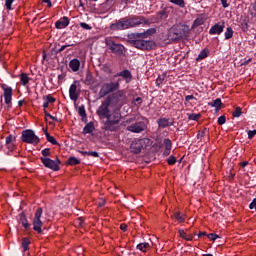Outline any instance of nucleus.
<instances>
[{
	"instance_id": "obj_1",
	"label": "nucleus",
	"mask_w": 256,
	"mask_h": 256,
	"mask_svg": "<svg viewBox=\"0 0 256 256\" xmlns=\"http://www.w3.org/2000/svg\"><path fill=\"white\" fill-rule=\"evenodd\" d=\"M156 33L157 30L155 28H150L142 33H134V40H132V45L136 47V49H141L142 51H150L155 47V42L143 39H147V37H151V35H155Z\"/></svg>"
},
{
	"instance_id": "obj_2",
	"label": "nucleus",
	"mask_w": 256,
	"mask_h": 256,
	"mask_svg": "<svg viewBox=\"0 0 256 256\" xmlns=\"http://www.w3.org/2000/svg\"><path fill=\"white\" fill-rule=\"evenodd\" d=\"M139 25H149V20L143 16H134L132 18H122L111 25L112 31H123Z\"/></svg>"
},
{
	"instance_id": "obj_3",
	"label": "nucleus",
	"mask_w": 256,
	"mask_h": 256,
	"mask_svg": "<svg viewBox=\"0 0 256 256\" xmlns=\"http://www.w3.org/2000/svg\"><path fill=\"white\" fill-rule=\"evenodd\" d=\"M191 29L188 25L179 24L173 26L168 32V39L170 41H181V39H185L189 37V33Z\"/></svg>"
},
{
	"instance_id": "obj_4",
	"label": "nucleus",
	"mask_w": 256,
	"mask_h": 256,
	"mask_svg": "<svg viewBox=\"0 0 256 256\" xmlns=\"http://www.w3.org/2000/svg\"><path fill=\"white\" fill-rule=\"evenodd\" d=\"M104 123L106 131H117V125L121 121V111L116 108L112 113L108 114Z\"/></svg>"
},
{
	"instance_id": "obj_5",
	"label": "nucleus",
	"mask_w": 256,
	"mask_h": 256,
	"mask_svg": "<svg viewBox=\"0 0 256 256\" xmlns=\"http://www.w3.org/2000/svg\"><path fill=\"white\" fill-rule=\"evenodd\" d=\"M126 99L127 96L125 95V92L123 90H118L117 92L106 98L110 105L116 107V109H121V107H123V105L125 104Z\"/></svg>"
},
{
	"instance_id": "obj_6",
	"label": "nucleus",
	"mask_w": 256,
	"mask_h": 256,
	"mask_svg": "<svg viewBox=\"0 0 256 256\" xmlns=\"http://www.w3.org/2000/svg\"><path fill=\"white\" fill-rule=\"evenodd\" d=\"M21 140L23 143H28L29 145H39V142L41 141L39 136L35 135V131L31 129H27L22 132Z\"/></svg>"
},
{
	"instance_id": "obj_7",
	"label": "nucleus",
	"mask_w": 256,
	"mask_h": 256,
	"mask_svg": "<svg viewBox=\"0 0 256 256\" xmlns=\"http://www.w3.org/2000/svg\"><path fill=\"white\" fill-rule=\"evenodd\" d=\"M119 87V80L117 82L104 83L100 88L99 97H107L109 93L119 90Z\"/></svg>"
},
{
	"instance_id": "obj_8",
	"label": "nucleus",
	"mask_w": 256,
	"mask_h": 256,
	"mask_svg": "<svg viewBox=\"0 0 256 256\" xmlns=\"http://www.w3.org/2000/svg\"><path fill=\"white\" fill-rule=\"evenodd\" d=\"M148 143H149L148 138L134 140L131 143L130 151L132 153H135L136 155H139V153H141V151H143V149H145L147 147Z\"/></svg>"
},
{
	"instance_id": "obj_9",
	"label": "nucleus",
	"mask_w": 256,
	"mask_h": 256,
	"mask_svg": "<svg viewBox=\"0 0 256 256\" xmlns=\"http://www.w3.org/2000/svg\"><path fill=\"white\" fill-rule=\"evenodd\" d=\"M43 215V208L36 209L34 213V218L32 221L33 229L37 233H43V221H41V217Z\"/></svg>"
},
{
	"instance_id": "obj_10",
	"label": "nucleus",
	"mask_w": 256,
	"mask_h": 256,
	"mask_svg": "<svg viewBox=\"0 0 256 256\" xmlns=\"http://www.w3.org/2000/svg\"><path fill=\"white\" fill-rule=\"evenodd\" d=\"M105 44L115 55H123V52L125 51L123 45L115 43L111 38H106Z\"/></svg>"
},
{
	"instance_id": "obj_11",
	"label": "nucleus",
	"mask_w": 256,
	"mask_h": 256,
	"mask_svg": "<svg viewBox=\"0 0 256 256\" xmlns=\"http://www.w3.org/2000/svg\"><path fill=\"white\" fill-rule=\"evenodd\" d=\"M127 131L130 133H143L147 129V120L135 122L134 124H130L126 127Z\"/></svg>"
},
{
	"instance_id": "obj_12",
	"label": "nucleus",
	"mask_w": 256,
	"mask_h": 256,
	"mask_svg": "<svg viewBox=\"0 0 256 256\" xmlns=\"http://www.w3.org/2000/svg\"><path fill=\"white\" fill-rule=\"evenodd\" d=\"M81 84L79 81H74L69 88V97L72 101H77L79 99V95H81Z\"/></svg>"
},
{
	"instance_id": "obj_13",
	"label": "nucleus",
	"mask_w": 256,
	"mask_h": 256,
	"mask_svg": "<svg viewBox=\"0 0 256 256\" xmlns=\"http://www.w3.org/2000/svg\"><path fill=\"white\" fill-rule=\"evenodd\" d=\"M109 105H111L109 100H104L99 106L97 115L100 117V119H106V117H109V114L111 113V111H109Z\"/></svg>"
},
{
	"instance_id": "obj_14",
	"label": "nucleus",
	"mask_w": 256,
	"mask_h": 256,
	"mask_svg": "<svg viewBox=\"0 0 256 256\" xmlns=\"http://www.w3.org/2000/svg\"><path fill=\"white\" fill-rule=\"evenodd\" d=\"M41 161L44 166H46L48 169H52V171H59V160H51V158H41Z\"/></svg>"
},
{
	"instance_id": "obj_15",
	"label": "nucleus",
	"mask_w": 256,
	"mask_h": 256,
	"mask_svg": "<svg viewBox=\"0 0 256 256\" xmlns=\"http://www.w3.org/2000/svg\"><path fill=\"white\" fill-rule=\"evenodd\" d=\"M3 91H4V101L6 105H11V101L13 99V88L9 86H3Z\"/></svg>"
},
{
	"instance_id": "obj_16",
	"label": "nucleus",
	"mask_w": 256,
	"mask_h": 256,
	"mask_svg": "<svg viewBox=\"0 0 256 256\" xmlns=\"http://www.w3.org/2000/svg\"><path fill=\"white\" fill-rule=\"evenodd\" d=\"M224 29H225V22L216 23L210 28L209 33L210 35H221Z\"/></svg>"
},
{
	"instance_id": "obj_17",
	"label": "nucleus",
	"mask_w": 256,
	"mask_h": 256,
	"mask_svg": "<svg viewBox=\"0 0 256 256\" xmlns=\"http://www.w3.org/2000/svg\"><path fill=\"white\" fill-rule=\"evenodd\" d=\"M159 129H165L174 125V121L169 118H159L157 120Z\"/></svg>"
},
{
	"instance_id": "obj_18",
	"label": "nucleus",
	"mask_w": 256,
	"mask_h": 256,
	"mask_svg": "<svg viewBox=\"0 0 256 256\" xmlns=\"http://www.w3.org/2000/svg\"><path fill=\"white\" fill-rule=\"evenodd\" d=\"M114 77H123L126 83H131V79H133V75H131V71L129 70L118 72Z\"/></svg>"
},
{
	"instance_id": "obj_19",
	"label": "nucleus",
	"mask_w": 256,
	"mask_h": 256,
	"mask_svg": "<svg viewBox=\"0 0 256 256\" xmlns=\"http://www.w3.org/2000/svg\"><path fill=\"white\" fill-rule=\"evenodd\" d=\"M69 26V18L67 16H64L62 20L57 21L55 23L56 29H65V27Z\"/></svg>"
},
{
	"instance_id": "obj_20",
	"label": "nucleus",
	"mask_w": 256,
	"mask_h": 256,
	"mask_svg": "<svg viewBox=\"0 0 256 256\" xmlns=\"http://www.w3.org/2000/svg\"><path fill=\"white\" fill-rule=\"evenodd\" d=\"M69 67L75 73L79 71V68L81 67V62L79 61V59H72L69 62Z\"/></svg>"
},
{
	"instance_id": "obj_21",
	"label": "nucleus",
	"mask_w": 256,
	"mask_h": 256,
	"mask_svg": "<svg viewBox=\"0 0 256 256\" xmlns=\"http://www.w3.org/2000/svg\"><path fill=\"white\" fill-rule=\"evenodd\" d=\"M95 131V124L93 122H89L83 128V134L87 135L89 133H93Z\"/></svg>"
},
{
	"instance_id": "obj_22",
	"label": "nucleus",
	"mask_w": 256,
	"mask_h": 256,
	"mask_svg": "<svg viewBox=\"0 0 256 256\" xmlns=\"http://www.w3.org/2000/svg\"><path fill=\"white\" fill-rule=\"evenodd\" d=\"M203 23H205V18L203 16H199L194 20L191 29H197V27H200V25H203Z\"/></svg>"
},
{
	"instance_id": "obj_23",
	"label": "nucleus",
	"mask_w": 256,
	"mask_h": 256,
	"mask_svg": "<svg viewBox=\"0 0 256 256\" xmlns=\"http://www.w3.org/2000/svg\"><path fill=\"white\" fill-rule=\"evenodd\" d=\"M137 249L139 251H142V253H147V251H149V249H151V245L147 242L140 243L137 245Z\"/></svg>"
},
{
	"instance_id": "obj_24",
	"label": "nucleus",
	"mask_w": 256,
	"mask_h": 256,
	"mask_svg": "<svg viewBox=\"0 0 256 256\" xmlns=\"http://www.w3.org/2000/svg\"><path fill=\"white\" fill-rule=\"evenodd\" d=\"M78 114L81 117L82 121H87V112L85 111L84 105L78 107Z\"/></svg>"
},
{
	"instance_id": "obj_25",
	"label": "nucleus",
	"mask_w": 256,
	"mask_h": 256,
	"mask_svg": "<svg viewBox=\"0 0 256 256\" xmlns=\"http://www.w3.org/2000/svg\"><path fill=\"white\" fill-rule=\"evenodd\" d=\"M20 223L22 224L24 229H29L31 224H29V221H27V217H25V214H20Z\"/></svg>"
},
{
	"instance_id": "obj_26",
	"label": "nucleus",
	"mask_w": 256,
	"mask_h": 256,
	"mask_svg": "<svg viewBox=\"0 0 256 256\" xmlns=\"http://www.w3.org/2000/svg\"><path fill=\"white\" fill-rule=\"evenodd\" d=\"M221 105H223V103L221 102L220 98H217L216 100L209 103V106L215 107L216 111H219V109H221Z\"/></svg>"
},
{
	"instance_id": "obj_27",
	"label": "nucleus",
	"mask_w": 256,
	"mask_h": 256,
	"mask_svg": "<svg viewBox=\"0 0 256 256\" xmlns=\"http://www.w3.org/2000/svg\"><path fill=\"white\" fill-rule=\"evenodd\" d=\"M207 57H209V50L207 49H203L198 57L196 58L197 61H203V59H207Z\"/></svg>"
},
{
	"instance_id": "obj_28",
	"label": "nucleus",
	"mask_w": 256,
	"mask_h": 256,
	"mask_svg": "<svg viewBox=\"0 0 256 256\" xmlns=\"http://www.w3.org/2000/svg\"><path fill=\"white\" fill-rule=\"evenodd\" d=\"M178 233L179 237H181L182 239H185L186 241H193V236L187 235V233H185V230L180 229Z\"/></svg>"
},
{
	"instance_id": "obj_29",
	"label": "nucleus",
	"mask_w": 256,
	"mask_h": 256,
	"mask_svg": "<svg viewBox=\"0 0 256 256\" xmlns=\"http://www.w3.org/2000/svg\"><path fill=\"white\" fill-rule=\"evenodd\" d=\"M15 136L13 135H9L7 138H6V145L8 146V149H13V143H15Z\"/></svg>"
},
{
	"instance_id": "obj_30",
	"label": "nucleus",
	"mask_w": 256,
	"mask_h": 256,
	"mask_svg": "<svg viewBox=\"0 0 256 256\" xmlns=\"http://www.w3.org/2000/svg\"><path fill=\"white\" fill-rule=\"evenodd\" d=\"M84 83L85 85H93V74H91L90 72H87Z\"/></svg>"
},
{
	"instance_id": "obj_31",
	"label": "nucleus",
	"mask_w": 256,
	"mask_h": 256,
	"mask_svg": "<svg viewBox=\"0 0 256 256\" xmlns=\"http://www.w3.org/2000/svg\"><path fill=\"white\" fill-rule=\"evenodd\" d=\"M20 81L22 85L24 86L27 85V83H29L30 81L29 75L25 73L20 74Z\"/></svg>"
},
{
	"instance_id": "obj_32",
	"label": "nucleus",
	"mask_w": 256,
	"mask_h": 256,
	"mask_svg": "<svg viewBox=\"0 0 256 256\" xmlns=\"http://www.w3.org/2000/svg\"><path fill=\"white\" fill-rule=\"evenodd\" d=\"M46 139L49 143L52 145H59V142H57V139L55 137L51 136L49 133L45 132Z\"/></svg>"
},
{
	"instance_id": "obj_33",
	"label": "nucleus",
	"mask_w": 256,
	"mask_h": 256,
	"mask_svg": "<svg viewBox=\"0 0 256 256\" xmlns=\"http://www.w3.org/2000/svg\"><path fill=\"white\" fill-rule=\"evenodd\" d=\"M174 219L178 220V223H183V221H185V216H183V214H181V212H176L173 215Z\"/></svg>"
},
{
	"instance_id": "obj_34",
	"label": "nucleus",
	"mask_w": 256,
	"mask_h": 256,
	"mask_svg": "<svg viewBox=\"0 0 256 256\" xmlns=\"http://www.w3.org/2000/svg\"><path fill=\"white\" fill-rule=\"evenodd\" d=\"M79 153H81V155H89L91 157H99V153L96 151H79Z\"/></svg>"
},
{
	"instance_id": "obj_35",
	"label": "nucleus",
	"mask_w": 256,
	"mask_h": 256,
	"mask_svg": "<svg viewBox=\"0 0 256 256\" xmlns=\"http://www.w3.org/2000/svg\"><path fill=\"white\" fill-rule=\"evenodd\" d=\"M30 241L28 238H23L22 240V249L23 251H27V249H29V245H30Z\"/></svg>"
},
{
	"instance_id": "obj_36",
	"label": "nucleus",
	"mask_w": 256,
	"mask_h": 256,
	"mask_svg": "<svg viewBox=\"0 0 256 256\" xmlns=\"http://www.w3.org/2000/svg\"><path fill=\"white\" fill-rule=\"evenodd\" d=\"M164 146L166 150L171 151L173 143H171V140L169 138H166L164 139Z\"/></svg>"
},
{
	"instance_id": "obj_37",
	"label": "nucleus",
	"mask_w": 256,
	"mask_h": 256,
	"mask_svg": "<svg viewBox=\"0 0 256 256\" xmlns=\"http://www.w3.org/2000/svg\"><path fill=\"white\" fill-rule=\"evenodd\" d=\"M68 163L69 165H79V163H81V160L77 159L76 157H70L68 159Z\"/></svg>"
},
{
	"instance_id": "obj_38",
	"label": "nucleus",
	"mask_w": 256,
	"mask_h": 256,
	"mask_svg": "<svg viewBox=\"0 0 256 256\" xmlns=\"http://www.w3.org/2000/svg\"><path fill=\"white\" fill-rule=\"evenodd\" d=\"M170 3L177 5L178 7H185V0H170Z\"/></svg>"
},
{
	"instance_id": "obj_39",
	"label": "nucleus",
	"mask_w": 256,
	"mask_h": 256,
	"mask_svg": "<svg viewBox=\"0 0 256 256\" xmlns=\"http://www.w3.org/2000/svg\"><path fill=\"white\" fill-rule=\"evenodd\" d=\"M188 119L190 121H199V119H201V114H195V113L189 114Z\"/></svg>"
},
{
	"instance_id": "obj_40",
	"label": "nucleus",
	"mask_w": 256,
	"mask_h": 256,
	"mask_svg": "<svg viewBox=\"0 0 256 256\" xmlns=\"http://www.w3.org/2000/svg\"><path fill=\"white\" fill-rule=\"evenodd\" d=\"M233 37V29L228 27L225 31V39H231Z\"/></svg>"
},
{
	"instance_id": "obj_41",
	"label": "nucleus",
	"mask_w": 256,
	"mask_h": 256,
	"mask_svg": "<svg viewBox=\"0 0 256 256\" xmlns=\"http://www.w3.org/2000/svg\"><path fill=\"white\" fill-rule=\"evenodd\" d=\"M14 2H15V0H6L5 1V7L8 9V11H11V9H13L11 6L13 5Z\"/></svg>"
},
{
	"instance_id": "obj_42",
	"label": "nucleus",
	"mask_w": 256,
	"mask_h": 256,
	"mask_svg": "<svg viewBox=\"0 0 256 256\" xmlns=\"http://www.w3.org/2000/svg\"><path fill=\"white\" fill-rule=\"evenodd\" d=\"M207 237L210 239V241H217V239L220 238L219 235L213 233L207 234Z\"/></svg>"
},
{
	"instance_id": "obj_43",
	"label": "nucleus",
	"mask_w": 256,
	"mask_h": 256,
	"mask_svg": "<svg viewBox=\"0 0 256 256\" xmlns=\"http://www.w3.org/2000/svg\"><path fill=\"white\" fill-rule=\"evenodd\" d=\"M232 115L233 117H239L240 115H242L241 107H237Z\"/></svg>"
},
{
	"instance_id": "obj_44",
	"label": "nucleus",
	"mask_w": 256,
	"mask_h": 256,
	"mask_svg": "<svg viewBox=\"0 0 256 256\" xmlns=\"http://www.w3.org/2000/svg\"><path fill=\"white\" fill-rule=\"evenodd\" d=\"M44 101H47L48 104L55 103V98L53 96L48 95L44 97Z\"/></svg>"
},
{
	"instance_id": "obj_45",
	"label": "nucleus",
	"mask_w": 256,
	"mask_h": 256,
	"mask_svg": "<svg viewBox=\"0 0 256 256\" xmlns=\"http://www.w3.org/2000/svg\"><path fill=\"white\" fill-rule=\"evenodd\" d=\"M80 27H82V29H85L86 31H91V26H89V24L81 22L80 23Z\"/></svg>"
},
{
	"instance_id": "obj_46",
	"label": "nucleus",
	"mask_w": 256,
	"mask_h": 256,
	"mask_svg": "<svg viewBox=\"0 0 256 256\" xmlns=\"http://www.w3.org/2000/svg\"><path fill=\"white\" fill-rule=\"evenodd\" d=\"M226 121H227V118H225V116H220L218 118V125H225Z\"/></svg>"
},
{
	"instance_id": "obj_47",
	"label": "nucleus",
	"mask_w": 256,
	"mask_h": 256,
	"mask_svg": "<svg viewBox=\"0 0 256 256\" xmlns=\"http://www.w3.org/2000/svg\"><path fill=\"white\" fill-rule=\"evenodd\" d=\"M167 161H168V164L170 165H175V163H177V160L175 159L174 156H170Z\"/></svg>"
},
{
	"instance_id": "obj_48",
	"label": "nucleus",
	"mask_w": 256,
	"mask_h": 256,
	"mask_svg": "<svg viewBox=\"0 0 256 256\" xmlns=\"http://www.w3.org/2000/svg\"><path fill=\"white\" fill-rule=\"evenodd\" d=\"M77 225H79L80 227H83V224L85 223V218L80 217L76 220Z\"/></svg>"
},
{
	"instance_id": "obj_49",
	"label": "nucleus",
	"mask_w": 256,
	"mask_h": 256,
	"mask_svg": "<svg viewBox=\"0 0 256 256\" xmlns=\"http://www.w3.org/2000/svg\"><path fill=\"white\" fill-rule=\"evenodd\" d=\"M256 135V130H249L248 131V139H253Z\"/></svg>"
},
{
	"instance_id": "obj_50",
	"label": "nucleus",
	"mask_w": 256,
	"mask_h": 256,
	"mask_svg": "<svg viewBox=\"0 0 256 256\" xmlns=\"http://www.w3.org/2000/svg\"><path fill=\"white\" fill-rule=\"evenodd\" d=\"M50 154H51V152H50L49 148L42 150V155L44 157H49Z\"/></svg>"
},
{
	"instance_id": "obj_51",
	"label": "nucleus",
	"mask_w": 256,
	"mask_h": 256,
	"mask_svg": "<svg viewBox=\"0 0 256 256\" xmlns=\"http://www.w3.org/2000/svg\"><path fill=\"white\" fill-rule=\"evenodd\" d=\"M66 47H73V44L63 45L58 50V53H62V51H65Z\"/></svg>"
},
{
	"instance_id": "obj_52",
	"label": "nucleus",
	"mask_w": 256,
	"mask_h": 256,
	"mask_svg": "<svg viewBox=\"0 0 256 256\" xmlns=\"http://www.w3.org/2000/svg\"><path fill=\"white\" fill-rule=\"evenodd\" d=\"M207 131V129L205 128L204 130H202L201 132L198 133L197 137L198 139H202V137H205V132Z\"/></svg>"
},
{
	"instance_id": "obj_53",
	"label": "nucleus",
	"mask_w": 256,
	"mask_h": 256,
	"mask_svg": "<svg viewBox=\"0 0 256 256\" xmlns=\"http://www.w3.org/2000/svg\"><path fill=\"white\" fill-rule=\"evenodd\" d=\"M229 0H221V4L224 7V9H227L229 7V3H227Z\"/></svg>"
},
{
	"instance_id": "obj_54",
	"label": "nucleus",
	"mask_w": 256,
	"mask_h": 256,
	"mask_svg": "<svg viewBox=\"0 0 256 256\" xmlns=\"http://www.w3.org/2000/svg\"><path fill=\"white\" fill-rule=\"evenodd\" d=\"M163 81H165V78L159 76V77L157 78V80H156V83H157V85H161V83H163Z\"/></svg>"
},
{
	"instance_id": "obj_55",
	"label": "nucleus",
	"mask_w": 256,
	"mask_h": 256,
	"mask_svg": "<svg viewBox=\"0 0 256 256\" xmlns=\"http://www.w3.org/2000/svg\"><path fill=\"white\" fill-rule=\"evenodd\" d=\"M44 113H45L46 117H49V119H52V121H57V118H55V116L47 113V111H45Z\"/></svg>"
},
{
	"instance_id": "obj_56",
	"label": "nucleus",
	"mask_w": 256,
	"mask_h": 256,
	"mask_svg": "<svg viewBox=\"0 0 256 256\" xmlns=\"http://www.w3.org/2000/svg\"><path fill=\"white\" fill-rule=\"evenodd\" d=\"M193 99H195V96H193V95H187V96L185 97V101H191V100H193Z\"/></svg>"
},
{
	"instance_id": "obj_57",
	"label": "nucleus",
	"mask_w": 256,
	"mask_h": 256,
	"mask_svg": "<svg viewBox=\"0 0 256 256\" xmlns=\"http://www.w3.org/2000/svg\"><path fill=\"white\" fill-rule=\"evenodd\" d=\"M120 229H121L122 231H127V224H121V225H120Z\"/></svg>"
},
{
	"instance_id": "obj_58",
	"label": "nucleus",
	"mask_w": 256,
	"mask_h": 256,
	"mask_svg": "<svg viewBox=\"0 0 256 256\" xmlns=\"http://www.w3.org/2000/svg\"><path fill=\"white\" fill-rule=\"evenodd\" d=\"M135 102L138 103V105H141V103H143V100L141 99V97H137L135 99Z\"/></svg>"
},
{
	"instance_id": "obj_59",
	"label": "nucleus",
	"mask_w": 256,
	"mask_h": 256,
	"mask_svg": "<svg viewBox=\"0 0 256 256\" xmlns=\"http://www.w3.org/2000/svg\"><path fill=\"white\" fill-rule=\"evenodd\" d=\"M47 107H49L48 102L45 100V102L43 103V108H44V112L47 111L45 109H47Z\"/></svg>"
},
{
	"instance_id": "obj_60",
	"label": "nucleus",
	"mask_w": 256,
	"mask_h": 256,
	"mask_svg": "<svg viewBox=\"0 0 256 256\" xmlns=\"http://www.w3.org/2000/svg\"><path fill=\"white\" fill-rule=\"evenodd\" d=\"M43 3H47L48 7H52L51 0H43Z\"/></svg>"
},
{
	"instance_id": "obj_61",
	"label": "nucleus",
	"mask_w": 256,
	"mask_h": 256,
	"mask_svg": "<svg viewBox=\"0 0 256 256\" xmlns=\"http://www.w3.org/2000/svg\"><path fill=\"white\" fill-rule=\"evenodd\" d=\"M241 167H247V165H249V162L244 161L242 163H240Z\"/></svg>"
},
{
	"instance_id": "obj_62",
	"label": "nucleus",
	"mask_w": 256,
	"mask_h": 256,
	"mask_svg": "<svg viewBox=\"0 0 256 256\" xmlns=\"http://www.w3.org/2000/svg\"><path fill=\"white\" fill-rule=\"evenodd\" d=\"M205 235H207V232H200L198 234V237H205Z\"/></svg>"
},
{
	"instance_id": "obj_63",
	"label": "nucleus",
	"mask_w": 256,
	"mask_h": 256,
	"mask_svg": "<svg viewBox=\"0 0 256 256\" xmlns=\"http://www.w3.org/2000/svg\"><path fill=\"white\" fill-rule=\"evenodd\" d=\"M171 153V150H166L164 151V155L167 157V155H169Z\"/></svg>"
},
{
	"instance_id": "obj_64",
	"label": "nucleus",
	"mask_w": 256,
	"mask_h": 256,
	"mask_svg": "<svg viewBox=\"0 0 256 256\" xmlns=\"http://www.w3.org/2000/svg\"><path fill=\"white\" fill-rule=\"evenodd\" d=\"M253 9L256 11V0H255V2L253 3Z\"/></svg>"
}]
</instances>
